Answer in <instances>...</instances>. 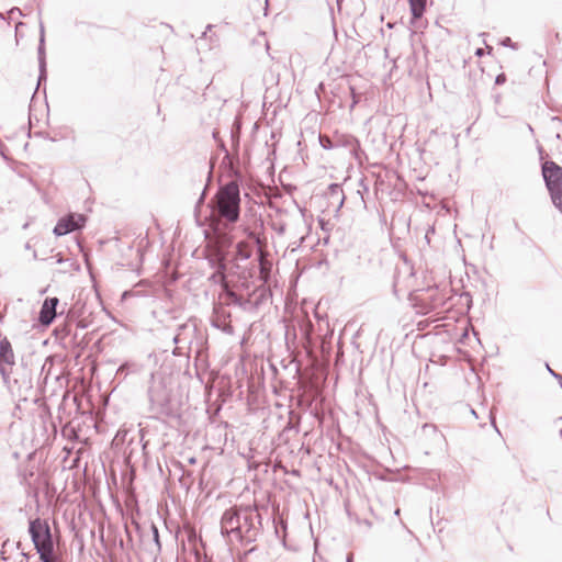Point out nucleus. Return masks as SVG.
I'll list each match as a JSON object with an SVG mask.
<instances>
[{"label":"nucleus","instance_id":"obj_29","mask_svg":"<svg viewBox=\"0 0 562 562\" xmlns=\"http://www.w3.org/2000/svg\"><path fill=\"white\" fill-rule=\"evenodd\" d=\"M211 29H212V25H211V24H209V25L206 26V31H210Z\"/></svg>","mask_w":562,"mask_h":562},{"label":"nucleus","instance_id":"obj_18","mask_svg":"<svg viewBox=\"0 0 562 562\" xmlns=\"http://www.w3.org/2000/svg\"><path fill=\"white\" fill-rule=\"evenodd\" d=\"M555 424H557V426H558V427H560V428H561V429H560V435H561V437H562V417L558 418V419L555 420Z\"/></svg>","mask_w":562,"mask_h":562},{"label":"nucleus","instance_id":"obj_3","mask_svg":"<svg viewBox=\"0 0 562 562\" xmlns=\"http://www.w3.org/2000/svg\"><path fill=\"white\" fill-rule=\"evenodd\" d=\"M542 176L554 206L562 213V167L554 161H546Z\"/></svg>","mask_w":562,"mask_h":562},{"label":"nucleus","instance_id":"obj_22","mask_svg":"<svg viewBox=\"0 0 562 562\" xmlns=\"http://www.w3.org/2000/svg\"><path fill=\"white\" fill-rule=\"evenodd\" d=\"M353 555L352 553L348 554L346 562H352Z\"/></svg>","mask_w":562,"mask_h":562},{"label":"nucleus","instance_id":"obj_2","mask_svg":"<svg viewBox=\"0 0 562 562\" xmlns=\"http://www.w3.org/2000/svg\"><path fill=\"white\" fill-rule=\"evenodd\" d=\"M211 217L215 221H224L234 224L240 213V191L236 182L231 181L221 186L210 201Z\"/></svg>","mask_w":562,"mask_h":562},{"label":"nucleus","instance_id":"obj_20","mask_svg":"<svg viewBox=\"0 0 562 562\" xmlns=\"http://www.w3.org/2000/svg\"><path fill=\"white\" fill-rule=\"evenodd\" d=\"M284 231H285V228H284V226H283V225H281L280 227H278V228H277V232H278L279 234H283V233H284Z\"/></svg>","mask_w":562,"mask_h":562},{"label":"nucleus","instance_id":"obj_21","mask_svg":"<svg viewBox=\"0 0 562 562\" xmlns=\"http://www.w3.org/2000/svg\"><path fill=\"white\" fill-rule=\"evenodd\" d=\"M153 530H154L155 539H156V541H158V530L155 526H153Z\"/></svg>","mask_w":562,"mask_h":562},{"label":"nucleus","instance_id":"obj_6","mask_svg":"<svg viewBox=\"0 0 562 562\" xmlns=\"http://www.w3.org/2000/svg\"><path fill=\"white\" fill-rule=\"evenodd\" d=\"M86 223V216L82 214H69L58 220L53 233L56 236H64L76 229L81 228Z\"/></svg>","mask_w":562,"mask_h":562},{"label":"nucleus","instance_id":"obj_25","mask_svg":"<svg viewBox=\"0 0 562 562\" xmlns=\"http://www.w3.org/2000/svg\"><path fill=\"white\" fill-rule=\"evenodd\" d=\"M15 11H16V12H19V13L21 14L20 9H18V8L11 9V13H13V12H15Z\"/></svg>","mask_w":562,"mask_h":562},{"label":"nucleus","instance_id":"obj_24","mask_svg":"<svg viewBox=\"0 0 562 562\" xmlns=\"http://www.w3.org/2000/svg\"><path fill=\"white\" fill-rule=\"evenodd\" d=\"M173 342H175V344H178V342H179V336H178V335L173 337Z\"/></svg>","mask_w":562,"mask_h":562},{"label":"nucleus","instance_id":"obj_1","mask_svg":"<svg viewBox=\"0 0 562 562\" xmlns=\"http://www.w3.org/2000/svg\"><path fill=\"white\" fill-rule=\"evenodd\" d=\"M256 507L240 506L226 509L221 518V532L231 541L251 542L256 535V521L259 524Z\"/></svg>","mask_w":562,"mask_h":562},{"label":"nucleus","instance_id":"obj_13","mask_svg":"<svg viewBox=\"0 0 562 562\" xmlns=\"http://www.w3.org/2000/svg\"><path fill=\"white\" fill-rule=\"evenodd\" d=\"M237 248H238V254H239V256L241 258L248 259L250 257V254L244 250V244L243 243H239L237 245Z\"/></svg>","mask_w":562,"mask_h":562},{"label":"nucleus","instance_id":"obj_27","mask_svg":"<svg viewBox=\"0 0 562 562\" xmlns=\"http://www.w3.org/2000/svg\"><path fill=\"white\" fill-rule=\"evenodd\" d=\"M351 142H352V144H353V148H356V147L358 146L357 140H356V139H352Z\"/></svg>","mask_w":562,"mask_h":562},{"label":"nucleus","instance_id":"obj_23","mask_svg":"<svg viewBox=\"0 0 562 562\" xmlns=\"http://www.w3.org/2000/svg\"><path fill=\"white\" fill-rule=\"evenodd\" d=\"M225 331L227 333H232V326L231 325H227L225 328H224Z\"/></svg>","mask_w":562,"mask_h":562},{"label":"nucleus","instance_id":"obj_19","mask_svg":"<svg viewBox=\"0 0 562 562\" xmlns=\"http://www.w3.org/2000/svg\"><path fill=\"white\" fill-rule=\"evenodd\" d=\"M475 55L479 56V57L483 56L484 55V49L483 48H477L475 50Z\"/></svg>","mask_w":562,"mask_h":562},{"label":"nucleus","instance_id":"obj_15","mask_svg":"<svg viewBox=\"0 0 562 562\" xmlns=\"http://www.w3.org/2000/svg\"><path fill=\"white\" fill-rule=\"evenodd\" d=\"M547 369H548V371L550 372V374L552 376H554L557 380H559L560 383H562V375L561 374L554 372L548 364H547Z\"/></svg>","mask_w":562,"mask_h":562},{"label":"nucleus","instance_id":"obj_4","mask_svg":"<svg viewBox=\"0 0 562 562\" xmlns=\"http://www.w3.org/2000/svg\"><path fill=\"white\" fill-rule=\"evenodd\" d=\"M29 532L36 552H54V541L48 522L36 518L30 521Z\"/></svg>","mask_w":562,"mask_h":562},{"label":"nucleus","instance_id":"obj_30","mask_svg":"<svg viewBox=\"0 0 562 562\" xmlns=\"http://www.w3.org/2000/svg\"><path fill=\"white\" fill-rule=\"evenodd\" d=\"M190 462H191V463H194V462H195V459H194V458H191V459H190Z\"/></svg>","mask_w":562,"mask_h":562},{"label":"nucleus","instance_id":"obj_5","mask_svg":"<svg viewBox=\"0 0 562 562\" xmlns=\"http://www.w3.org/2000/svg\"><path fill=\"white\" fill-rule=\"evenodd\" d=\"M15 364V355L12 348L11 342L7 337L0 339V374L4 384L9 389H13L11 384V371L12 367Z\"/></svg>","mask_w":562,"mask_h":562},{"label":"nucleus","instance_id":"obj_31","mask_svg":"<svg viewBox=\"0 0 562 562\" xmlns=\"http://www.w3.org/2000/svg\"><path fill=\"white\" fill-rule=\"evenodd\" d=\"M2 319V315L0 314V321Z\"/></svg>","mask_w":562,"mask_h":562},{"label":"nucleus","instance_id":"obj_16","mask_svg":"<svg viewBox=\"0 0 562 562\" xmlns=\"http://www.w3.org/2000/svg\"><path fill=\"white\" fill-rule=\"evenodd\" d=\"M505 81V75H498L496 77V83L499 85V83H503Z\"/></svg>","mask_w":562,"mask_h":562},{"label":"nucleus","instance_id":"obj_7","mask_svg":"<svg viewBox=\"0 0 562 562\" xmlns=\"http://www.w3.org/2000/svg\"><path fill=\"white\" fill-rule=\"evenodd\" d=\"M59 301L57 297H48L44 301L41 312H40V322L43 325H49L53 323L56 317V308Z\"/></svg>","mask_w":562,"mask_h":562},{"label":"nucleus","instance_id":"obj_10","mask_svg":"<svg viewBox=\"0 0 562 562\" xmlns=\"http://www.w3.org/2000/svg\"><path fill=\"white\" fill-rule=\"evenodd\" d=\"M148 395L153 404L162 405L166 402V395L157 391L155 385L149 387Z\"/></svg>","mask_w":562,"mask_h":562},{"label":"nucleus","instance_id":"obj_28","mask_svg":"<svg viewBox=\"0 0 562 562\" xmlns=\"http://www.w3.org/2000/svg\"><path fill=\"white\" fill-rule=\"evenodd\" d=\"M260 257L262 258V254L260 255ZM260 266H261V271L263 270V262L261 261L260 262Z\"/></svg>","mask_w":562,"mask_h":562},{"label":"nucleus","instance_id":"obj_11","mask_svg":"<svg viewBox=\"0 0 562 562\" xmlns=\"http://www.w3.org/2000/svg\"><path fill=\"white\" fill-rule=\"evenodd\" d=\"M31 555L25 552H18L11 562H31Z\"/></svg>","mask_w":562,"mask_h":562},{"label":"nucleus","instance_id":"obj_9","mask_svg":"<svg viewBox=\"0 0 562 562\" xmlns=\"http://www.w3.org/2000/svg\"><path fill=\"white\" fill-rule=\"evenodd\" d=\"M412 14L415 19H419L426 9V0H408Z\"/></svg>","mask_w":562,"mask_h":562},{"label":"nucleus","instance_id":"obj_8","mask_svg":"<svg viewBox=\"0 0 562 562\" xmlns=\"http://www.w3.org/2000/svg\"><path fill=\"white\" fill-rule=\"evenodd\" d=\"M42 34H41V41L38 46V61H40V79L38 85L41 83V80L45 77V50H44V32L43 26H41Z\"/></svg>","mask_w":562,"mask_h":562},{"label":"nucleus","instance_id":"obj_14","mask_svg":"<svg viewBox=\"0 0 562 562\" xmlns=\"http://www.w3.org/2000/svg\"><path fill=\"white\" fill-rule=\"evenodd\" d=\"M502 45L503 46H506V47H510L513 49H516L517 46L515 43L512 42L510 37H505L503 41H502Z\"/></svg>","mask_w":562,"mask_h":562},{"label":"nucleus","instance_id":"obj_26","mask_svg":"<svg viewBox=\"0 0 562 562\" xmlns=\"http://www.w3.org/2000/svg\"><path fill=\"white\" fill-rule=\"evenodd\" d=\"M1 559H2L3 561H7V560H8V558H7V557H4V552H3V551L1 552Z\"/></svg>","mask_w":562,"mask_h":562},{"label":"nucleus","instance_id":"obj_12","mask_svg":"<svg viewBox=\"0 0 562 562\" xmlns=\"http://www.w3.org/2000/svg\"><path fill=\"white\" fill-rule=\"evenodd\" d=\"M38 555L42 562H55L54 552H41Z\"/></svg>","mask_w":562,"mask_h":562},{"label":"nucleus","instance_id":"obj_17","mask_svg":"<svg viewBox=\"0 0 562 562\" xmlns=\"http://www.w3.org/2000/svg\"><path fill=\"white\" fill-rule=\"evenodd\" d=\"M249 236L254 238L257 244H260V237L257 234L250 233Z\"/></svg>","mask_w":562,"mask_h":562}]
</instances>
